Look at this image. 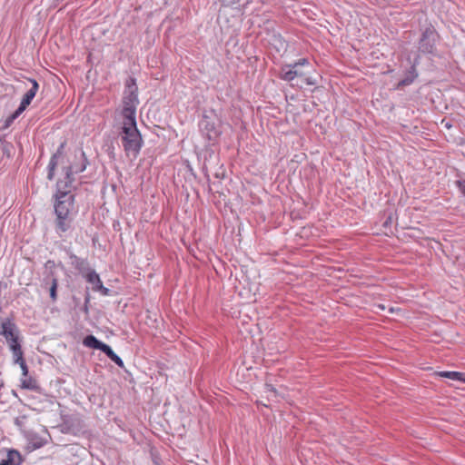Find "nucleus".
<instances>
[{
	"instance_id": "obj_10",
	"label": "nucleus",
	"mask_w": 465,
	"mask_h": 465,
	"mask_svg": "<svg viewBox=\"0 0 465 465\" xmlns=\"http://www.w3.org/2000/svg\"><path fill=\"white\" fill-rule=\"evenodd\" d=\"M29 82L32 84V87L25 94L21 101V103L25 104L26 106H28L31 104L39 88V84L36 82V80L29 79Z\"/></svg>"
},
{
	"instance_id": "obj_23",
	"label": "nucleus",
	"mask_w": 465,
	"mask_h": 465,
	"mask_svg": "<svg viewBox=\"0 0 465 465\" xmlns=\"http://www.w3.org/2000/svg\"><path fill=\"white\" fill-rule=\"evenodd\" d=\"M26 105L20 103L18 108L12 114L13 117L15 119L19 117V115L26 109Z\"/></svg>"
},
{
	"instance_id": "obj_36",
	"label": "nucleus",
	"mask_w": 465,
	"mask_h": 465,
	"mask_svg": "<svg viewBox=\"0 0 465 465\" xmlns=\"http://www.w3.org/2000/svg\"><path fill=\"white\" fill-rule=\"evenodd\" d=\"M401 84H409V82H408L407 80H403V81L401 82Z\"/></svg>"
},
{
	"instance_id": "obj_7",
	"label": "nucleus",
	"mask_w": 465,
	"mask_h": 465,
	"mask_svg": "<svg viewBox=\"0 0 465 465\" xmlns=\"http://www.w3.org/2000/svg\"><path fill=\"white\" fill-rule=\"evenodd\" d=\"M302 75L303 73L299 69V67H294V64L283 65L280 74V77L287 82H292L295 77H302Z\"/></svg>"
},
{
	"instance_id": "obj_29",
	"label": "nucleus",
	"mask_w": 465,
	"mask_h": 465,
	"mask_svg": "<svg viewBox=\"0 0 465 465\" xmlns=\"http://www.w3.org/2000/svg\"><path fill=\"white\" fill-rule=\"evenodd\" d=\"M223 3H224L227 5H234L238 3L240 0H221Z\"/></svg>"
},
{
	"instance_id": "obj_16",
	"label": "nucleus",
	"mask_w": 465,
	"mask_h": 465,
	"mask_svg": "<svg viewBox=\"0 0 465 465\" xmlns=\"http://www.w3.org/2000/svg\"><path fill=\"white\" fill-rule=\"evenodd\" d=\"M21 387L23 389H27V390H32V391L39 390L37 381L35 379H33L32 377H25V379H21Z\"/></svg>"
},
{
	"instance_id": "obj_33",
	"label": "nucleus",
	"mask_w": 465,
	"mask_h": 465,
	"mask_svg": "<svg viewBox=\"0 0 465 465\" xmlns=\"http://www.w3.org/2000/svg\"><path fill=\"white\" fill-rule=\"evenodd\" d=\"M377 308L381 310V311H384L385 310V306L383 304H378L377 305Z\"/></svg>"
},
{
	"instance_id": "obj_8",
	"label": "nucleus",
	"mask_w": 465,
	"mask_h": 465,
	"mask_svg": "<svg viewBox=\"0 0 465 465\" xmlns=\"http://www.w3.org/2000/svg\"><path fill=\"white\" fill-rule=\"evenodd\" d=\"M64 143H62L59 147L57 148L56 152L52 155L49 164H48V173H47V179L52 181L54 177V171L58 164V159L62 156L64 148Z\"/></svg>"
},
{
	"instance_id": "obj_12",
	"label": "nucleus",
	"mask_w": 465,
	"mask_h": 465,
	"mask_svg": "<svg viewBox=\"0 0 465 465\" xmlns=\"http://www.w3.org/2000/svg\"><path fill=\"white\" fill-rule=\"evenodd\" d=\"M114 139H115V133L112 132L109 135H107L104 138V144H103V150L109 155L111 158H114Z\"/></svg>"
},
{
	"instance_id": "obj_32",
	"label": "nucleus",
	"mask_w": 465,
	"mask_h": 465,
	"mask_svg": "<svg viewBox=\"0 0 465 465\" xmlns=\"http://www.w3.org/2000/svg\"><path fill=\"white\" fill-rule=\"evenodd\" d=\"M88 302H89V296L87 295V296L85 297V304H86ZM84 311H85V312H87V306H86V305L84 306Z\"/></svg>"
},
{
	"instance_id": "obj_31",
	"label": "nucleus",
	"mask_w": 465,
	"mask_h": 465,
	"mask_svg": "<svg viewBox=\"0 0 465 465\" xmlns=\"http://www.w3.org/2000/svg\"><path fill=\"white\" fill-rule=\"evenodd\" d=\"M118 367H124L123 361L120 357H118Z\"/></svg>"
},
{
	"instance_id": "obj_5",
	"label": "nucleus",
	"mask_w": 465,
	"mask_h": 465,
	"mask_svg": "<svg viewBox=\"0 0 465 465\" xmlns=\"http://www.w3.org/2000/svg\"><path fill=\"white\" fill-rule=\"evenodd\" d=\"M79 153H80V158L82 160L81 164L80 165L73 164V165L67 166L65 168V177H64V181L71 180V183H72L74 181V179L72 177L73 174L82 173L86 169V166L89 163L86 158L85 153L81 149V150H79Z\"/></svg>"
},
{
	"instance_id": "obj_13",
	"label": "nucleus",
	"mask_w": 465,
	"mask_h": 465,
	"mask_svg": "<svg viewBox=\"0 0 465 465\" xmlns=\"http://www.w3.org/2000/svg\"><path fill=\"white\" fill-rule=\"evenodd\" d=\"M437 374L443 378H448L453 381H460L465 382V373L458 371H440Z\"/></svg>"
},
{
	"instance_id": "obj_4",
	"label": "nucleus",
	"mask_w": 465,
	"mask_h": 465,
	"mask_svg": "<svg viewBox=\"0 0 465 465\" xmlns=\"http://www.w3.org/2000/svg\"><path fill=\"white\" fill-rule=\"evenodd\" d=\"M439 35L433 26H428L421 34L419 41V50L423 54H433Z\"/></svg>"
},
{
	"instance_id": "obj_35",
	"label": "nucleus",
	"mask_w": 465,
	"mask_h": 465,
	"mask_svg": "<svg viewBox=\"0 0 465 465\" xmlns=\"http://www.w3.org/2000/svg\"><path fill=\"white\" fill-rule=\"evenodd\" d=\"M112 189H113V191H116L117 186L115 184H112Z\"/></svg>"
},
{
	"instance_id": "obj_3",
	"label": "nucleus",
	"mask_w": 465,
	"mask_h": 465,
	"mask_svg": "<svg viewBox=\"0 0 465 465\" xmlns=\"http://www.w3.org/2000/svg\"><path fill=\"white\" fill-rule=\"evenodd\" d=\"M0 335L4 336L9 348L21 343L18 326L10 318L5 319L0 325Z\"/></svg>"
},
{
	"instance_id": "obj_18",
	"label": "nucleus",
	"mask_w": 465,
	"mask_h": 465,
	"mask_svg": "<svg viewBox=\"0 0 465 465\" xmlns=\"http://www.w3.org/2000/svg\"><path fill=\"white\" fill-rule=\"evenodd\" d=\"M98 350L105 353L114 362L116 363V352H114L109 345L102 342Z\"/></svg>"
},
{
	"instance_id": "obj_25",
	"label": "nucleus",
	"mask_w": 465,
	"mask_h": 465,
	"mask_svg": "<svg viewBox=\"0 0 465 465\" xmlns=\"http://www.w3.org/2000/svg\"><path fill=\"white\" fill-rule=\"evenodd\" d=\"M15 120V117H13L12 114H10L5 120V123H4V125H3V128L4 129H6L8 128L13 123L14 121Z\"/></svg>"
},
{
	"instance_id": "obj_34",
	"label": "nucleus",
	"mask_w": 465,
	"mask_h": 465,
	"mask_svg": "<svg viewBox=\"0 0 465 465\" xmlns=\"http://www.w3.org/2000/svg\"><path fill=\"white\" fill-rule=\"evenodd\" d=\"M15 424L18 426H22V422L19 420L18 418L15 420Z\"/></svg>"
},
{
	"instance_id": "obj_14",
	"label": "nucleus",
	"mask_w": 465,
	"mask_h": 465,
	"mask_svg": "<svg viewBox=\"0 0 465 465\" xmlns=\"http://www.w3.org/2000/svg\"><path fill=\"white\" fill-rule=\"evenodd\" d=\"M103 341H99L95 336L89 334L83 340V344L88 348L98 350Z\"/></svg>"
},
{
	"instance_id": "obj_22",
	"label": "nucleus",
	"mask_w": 465,
	"mask_h": 465,
	"mask_svg": "<svg viewBox=\"0 0 465 465\" xmlns=\"http://www.w3.org/2000/svg\"><path fill=\"white\" fill-rule=\"evenodd\" d=\"M26 105L20 103L18 108L12 114L13 117L15 119L19 117V115L26 109Z\"/></svg>"
},
{
	"instance_id": "obj_15",
	"label": "nucleus",
	"mask_w": 465,
	"mask_h": 465,
	"mask_svg": "<svg viewBox=\"0 0 465 465\" xmlns=\"http://www.w3.org/2000/svg\"><path fill=\"white\" fill-rule=\"evenodd\" d=\"M13 353V361L15 364L24 361V352L22 351L21 343L18 345H14L9 348Z\"/></svg>"
},
{
	"instance_id": "obj_1",
	"label": "nucleus",
	"mask_w": 465,
	"mask_h": 465,
	"mask_svg": "<svg viewBox=\"0 0 465 465\" xmlns=\"http://www.w3.org/2000/svg\"><path fill=\"white\" fill-rule=\"evenodd\" d=\"M122 110L123 126L121 138L127 156L136 157L143 144V139L136 126L135 110L138 104L136 81L129 76L124 84Z\"/></svg>"
},
{
	"instance_id": "obj_19",
	"label": "nucleus",
	"mask_w": 465,
	"mask_h": 465,
	"mask_svg": "<svg viewBox=\"0 0 465 465\" xmlns=\"http://www.w3.org/2000/svg\"><path fill=\"white\" fill-rule=\"evenodd\" d=\"M66 219L67 218H57V222H56L57 230H59L63 232H66L68 230L69 224L66 222Z\"/></svg>"
},
{
	"instance_id": "obj_9",
	"label": "nucleus",
	"mask_w": 465,
	"mask_h": 465,
	"mask_svg": "<svg viewBox=\"0 0 465 465\" xmlns=\"http://www.w3.org/2000/svg\"><path fill=\"white\" fill-rule=\"evenodd\" d=\"M85 277L87 282L92 284L94 291H102L103 293L107 294L108 289L103 286L99 275L94 271L87 272Z\"/></svg>"
},
{
	"instance_id": "obj_20",
	"label": "nucleus",
	"mask_w": 465,
	"mask_h": 465,
	"mask_svg": "<svg viewBox=\"0 0 465 465\" xmlns=\"http://www.w3.org/2000/svg\"><path fill=\"white\" fill-rule=\"evenodd\" d=\"M26 105L20 103L18 108L12 114L13 117L15 119L19 117V115L26 109Z\"/></svg>"
},
{
	"instance_id": "obj_6",
	"label": "nucleus",
	"mask_w": 465,
	"mask_h": 465,
	"mask_svg": "<svg viewBox=\"0 0 465 465\" xmlns=\"http://www.w3.org/2000/svg\"><path fill=\"white\" fill-rule=\"evenodd\" d=\"M200 128L211 141H214L220 135V131L217 129L215 124L211 123L206 114L203 115V119L200 122Z\"/></svg>"
},
{
	"instance_id": "obj_27",
	"label": "nucleus",
	"mask_w": 465,
	"mask_h": 465,
	"mask_svg": "<svg viewBox=\"0 0 465 465\" xmlns=\"http://www.w3.org/2000/svg\"><path fill=\"white\" fill-rule=\"evenodd\" d=\"M307 64H308V60L305 58H302L298 62L294 63V67H300V66Z\"/></svg>"
},
{
	"instance_id": "obj_11",
	"label": "nucleus",
	"mask_w": 465,
	"mask_h": 465,
	"mask_svg": "<svg viewBox=\"0 0 465 465\" xmlns=\"http://www.w3.org/2000/svg\"><path fill=\"white\" fill-rule=\"evenodd\" d=\"M22 462V457L19 451L15 450H10L7 452L6 459L0 462V465H20Z\"/></svg>"
},
{
	"instance_id": "obj_30",
	"label": "nucleus",
	"mask_w": 465,
	"mask_h": 465,
	"mask_svg": "<svg viewBox=\"0 0 465 465\" xmlns=\"http://www.w3.org/2000/svg\"><path fill=\"white\" fill-rule=\"evenodd\" d=\"M305 83L309 85H314L316 84V81L312 79L311 77H306L305 78Z\"/></svg>"
},
{
	"instance_id": "obj_2",
	"label": "nucleus",
	"mask_w": 465,
	"mask_h": 465,
	"mask_svg": "<svg viewBox=\"0 0 465 465\" xmlns=\"http://www.w3.org/2000/svg\"><path fill=\"white\" fill-rule=\"evenodd\" d=\"M71 180L58 181L56 183V193L54 212L57 218H67L74 204V195L71 193Z\"/></svg>"
},
{
	"instance_id": "obj_21",
	"label": "nucleus",
	"mask_w": 465,
	"mask_h": 465,
	"mask_svg": "<svg viewBox=\"0 0 465 465\" xmlns=\"http://www.w3.org/2000/svg\"><path fill=\"white\" fill-rule=\"evenodd\" d=\"M26 105L20 103L18 108L12 114L13 117L15 119L19 117V115L26 109Z\"/></svg>"
},
{
	"instance_id": "obj_28",
	"label": "nucleus",
	"mask_w": 465,
	"mask_h": 465,
	"mask_svg": "<svg viewBox=\"0 0 465 465\" xmlns=\"http://www.w3.org/2000/svg\"><path fill=\"white\" fill-rule=\"evenodd\" d=\"M265 389L267 392L276 393L275 388L272 384H266Z\"/></svg>"
},
{
	"instance_id": "obj_24",
	"label": "nucleus",
	"mask_w": 465,
	"mask_h": 465,
	"mask_svg": "<svg viewBox=\"0 0 465 465\" xmlns=\"http://www.w3.org/2000/svg\"><path fill=\"white\" fill-rule=\"evenodd\" d=\"M17 364L20 366V368H21V370H22V375H23V377H27V376H28V372H29V371H28V367H27V365H26L25 361H21V362H18Z\"/></svg>"
},
{
	"instance_id": "obj_26",
	"label": "nucleus",
	"mask_w": 465,
	"mask_h": 465,
	"mask_svg": "<svg viewBox=\"0 0 465 465\" xmlns=\"http://www.w3.org/2000/svg\"><path fill=\"white\" fill-rule=\"evenodd\" d=\"M456 183H457V186L459 187L460 191L465 196V180L457 181Z\"/></svg>"
},
{
	"instance_id": "obj_17",
	"label": "nucleus",
	"mask_w": 465,
	"mask_h": 465,
	"mask_svg": "<svg viewBox=\"0 0 465 465\" xmlns=\"http://www.w3.org/2000/svg\"><path fill=\"white\" fill-rule=\"evenodd\" d=\"M48 278L50 279L51 281V286H50V289H49V292H50V298L52 299L53 302H55L56 299H57V286H58V280L56 277H54L53 275V273H50V275L48 276Z\"/></svg>"
}]
</instances>
